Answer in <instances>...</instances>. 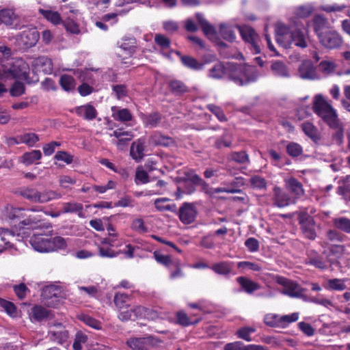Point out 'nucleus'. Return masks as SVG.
Returning a JSON list of instances; mask_svg holds the SVG:
<instances>
[{"instance_id":"nucleus-1","label":"nucleus","mask_w":350,"mask_h":350,"mask_svg":"<svg viewBox=\"0 0 350 350\" xmlns=\"http://www.w3.org/2000/svg\"><path fill=\"white\" fill-rule=\"evenodd\" d=\"M313 112L335 132L332 134V139L341 145L344 139V129L340 122L336 110L329 104L322 94L314 96L312 102Z\"/></svg>"},{"instance_id":"nucleus-2","label":"nucleus","mask_w":350,"mask_h":350,"mask_svg":"<svg viewBox=\"0 0 350 350\" xmlns=\"http://www.w3.org/2000/svg\"><path fill=\"white\" fill-rule=\"evenodd\" d=\"M313 29L321 44L327 49H338L343 42L342 36L327 23H313Z\"/></svg>"},{"instance_id":"nucleus-3","label":"nucleus","mask_w":350,"mask_h":350,"mask_svg":"<svg viewBox=\"0 0 350 350\" xmlns=\"http://www.w3.org/2000/svg\"><path fill=\"white\" fill-rule=\"evenodd\" d=\"M301 23H276L275 33L279 36L290 40L297 46L307 47V42L303 31L299 28Z\"/></svg>"},{"instance_id":"nucleus-4","label":"nucleus","mask_w":350,"mask_h":350,"mask_svg":"<svg viewBox=\"0 0 350 350\" xmlns=\"http://www.w3.org/2000/svg\"><path fill=\"white\" fill-rule=\"evenodd\" d=\"M18 192L21 196L33 203L44 204L62 198L61 193L51 189L40 192L35 188L27 187L21 188Z\"/></svg>"},{"instance_id":"nucleus-5","label":"nucleus","mask_w":350,"mask_h":350,"mask_svg":"<svg viewBox=\"0 0 350 350\" xmlns=\"http://www.w3.org/2000/svg\"><path fill=\"white\" fill-rule=\"evenodd\" d=\"M64 297L61 286L55 284L44 286L41 294L42 302L48 307H55Z\"/></svg>"},{"instance_id":"nucleus-6","label":"nucleus","mask_w":350,"mask_h":350,"mask_svg":"<svg viewBox=\"0 0 350 350\" xmlns=\"http://www.w3.org/2000/svg\"><path fill=\"white\" fill-rule=\"evenodd\" d=\"M297 219L304 238L314 241L317 237V232L315 230L316 223L313 217L308 213H301L299 215Z\"/></svg>"},{"instance_id":"nucleus-7","label":"nucleus","mask_w":350,"mask_h":350,"mask_svg":"<svg viewBox=\"0 0 350 350\" xmlns=\"http://www.w3.org/2000/svg\"><path fill=\"white\" fill-rule=\"evenodd\" d=\"M242 40L247 44V47L253 54H259L261 52L259 44L260 37L252 28L242 27Z\"/></svg>"},{"instance_id":"nucleus-8","label":"nucleus","mask_w":350,"mask_h":350,"mask_svg":"<svg viewBox=\"0 0 350 350\" xmlns=\"http://www.w3.org/2000/svg\"><path fill=\"white\" fill-rule=\"evenodd\" d=\"M278 284L282 286V293L290 297L301 298L304 293V289L297 282L286 278H280Z\"/></svg>"},{"instance_id":"nucleus-9","label":"nucleus","mask_w":350,"mask_h":350,"mask_svg":"<svg viewBox=\"0 0 350 350\" xmlns=\"http://www.w3.org/2000/svg\"><path fill=\"white\" fill-rule=\"evenodd\" d=\"M32 247L39 252H50L53 251L51 238L42 234H34L30 239Z\"/></svg>"},{"instance_id":"nucleus-10","label":"nucleus","mask_w":350,"mask_h":350,"mask_svg":"<svg viewBox=\"0 0 350 350\" xmlns=\"http://www.w3.org/2000/svg\"><path fill=\"white\" fill-rule=\"evenodd\" d=\"M49 336L51 340L62 344L67 340L68 333L62 323H56L50 325Z\"/></svg>"},{"instance_id":"nucleus-11","label":"nucleus","mask_w":350,"mask_h":350,"mask_svg":"<svg viewBox=\"0 0 350 350\" xmlns=\"http://www.w3.org/2000/svg\"><path fill=\"white\" fill-rule=\"evenodd\" d=\"M304 263L307 265L313 266L320 270H325L328 267L325 258L314 250H310L307 252Z\"/></svg>"},{"instance_id":"nucleus-12","label":"nucleus","mask_w":350,"mask_h":350,"mask_svg":"<svg viewBox=\"0 0 350 350\" xmlns=\"http://www.w3.org/2000/svg\"><path fill=\"white\" fill-rule=\"evenodd\" d=\"M317 10L314 3H307L293 7L291 14L294 19H306Z\"/></svg>"},{"instance_id":"nucleus-13","label":"nucleus","mask_w":350,"mask_h":350,"mask_svg":"<svg viewBox=\"0 0 350 350\" xmlns=\"http://www.w3.org/2000/svg\"><path fill=\"white\" fill-rule=\"evenodd\" d=\"M39 40V33L36 29H27L23 31L18 41L25 49L33 46Z\"/></svg>"},{"instance_id":"nucleus-14","label":"nucleus","mask_w":350,"mask_h":350,"mask_svg":"<svg viewBox=\"0 0 350 350\" xmlns=\"http://www.w3.org/2000/svg\"><path fill=\"white\" fill-rule=\"evenodd\" d=\"M196 216V210L193 204L185 202L179 209V219L184 224L192 223Z\"/></svg>"},{"instance_id":"nucleus-15","label":"nucleus","mask_w":350,"mask_h":350,"mask_svg":"<svg viewBox=\"0 0 350 350\" xmlns=\"http://www.w3.org/2000/svg\"><path fill=\"white\" fill-rule=\"evenodd\" d=\"M32 66L37 72H42L45 74H50L53 71V63L50 58L41 56L36 58L32 62Z\"/></svg>"},{"instance_id":"nucleus-16","label":"nucleus","mask_w":350,"mask_h":350,"mask_svg":"<svg viewBox=\"0 0 350 350\" xmlns=\"http://www.w3.org/2000/svg\"><path fill=\"white\" fill-rule=\"evenodd\" d=\"M301 128L304 134L314 143L319 144L321 139V135L314 124L308 121L304 122L301 124Z\"/></svg>"},{"instance_id":"nucleus-17","label":"nucleus","mask_w":350,"mask_h":350,"mask_svg":"<svg viewBox=\"0 0 350 350\" xmlns=\"http://www.w3.org/2000/svg\"><path fill=\"white\" fill-rule=\"evenodd\" d=\"M145 144L144 139H139L131 144L130 154L136 161H140L144 158Z\"/></svg>"},{"instance_id":"nucleus-18","label":"nucleus","mask_w":350,"mask_h":350,"mask_svg":"<svg viewBox=\"0 0 350 350\" xmlns=\"http://www.w3.org/2000/svg\"><path fill=\"white\" fill-rule=\"evenodd\" d=\"M258 78V70L256 66L244 65L242 66V85L255 81Z\"/></svg>"},{"instance_id":"nucleus-19","label":"nucleus","mask_w":350,"mask_h":350,"mask_svg":"<svg viewBox=\"0 0 350 350\" xmlns=\"http://www.w3.org/2000/svg\"><path fill=\"white\" fill-rule=\"evenodd\" d=\"M149 144L155 146H171L174 144V140L168 136L162 135L161 133L156 132L149 138Z\"/></svg>"},{"instance_id":"nucleus-20","label":"nucleus","mask_w":350,"mask_h":350,"mask_svg":"<svg viewBox=\"0 0 350 350\" xmlns=\"http://www.w3.org/2000/svg\"><path fill=\"white\" fill-rule=\"evenodd\" d=\"M286 189L292 193L295 198H299L304 195L303 185L295 178H291L286 181Z\"/></svg>"},{"instance_id":"nucleus-21","label":"nucleus","mask_w":350,"mask_h":350,"mask_svg":"<svg viewBox=\"0 0 350 350\" xmlns=\"http://www.w3.org/2000/svg\"><path fill=\"white\" fill-rule=\"evenodd\" d=\"M151 340L148 338H133L128 340L126 344L133 350H147Z\"/></svg>"},{"instance_id":"nucleus-22","label":"nucleus","mask_w":350,"mask_h":350,"mask_svg":"<svg viewBox=\"0 0 350 350\" xmlns=\"http://www.w3.org/2000/svg\"><path fill=\"white\" fill-rule=\"evenodd\" d=\"M300 77L304 79H314L316 77V70L310 62H304L299 68Z\"/></svg>"},{"instance_id":"nucleus-23","label":"nucleus","mask_w":350,"mask_h":350,"mask_svg":"<svg viewBox=\"0 0 350 350\" xmlns=\"http://www.w3.org/2000/svg\"><path fill=\"white\" fill-rule=\"evenodd\" d=\"M261 288V285L246 277L242 276V291L252 295L255 291Z\"/></svg>"},{"instance_id":"nucleus-24","label":"nucleus","mask_w":350,"mask_h":350,"mask_svg":"<svg viewBox=\"0 0 350 350\" xmlns=\"http://www.w3.org/2000/svg\"><path fill=\"white\" fill-rule=\"evenodd\" d=\"M76 112L79 116L89 120L94 119L97 115L96 110L90 105H83L77 107L76 109Z\"/></svg>"},{"instance_id":"nucleus-25","label":"nucleus","mask_w":350,"mask_h":350,"mask_svg":"<svg viewBox=\"0 0 350 350\" xmlns=\"http://www.w3.org/2000/svg\"><path fill=\"white\" fill-rule=\"evenodd\" d=\"M226 70L230 80L234 81L235 83H241V68L238 64L234 62L228 63Z\"/></svg>"},{"instance_id":"nucleus-26","label":"nucleus","mask_w":350,"mask_h":350,"mask_svg":"<svg viewBox=\"0 0 350 350\" xmlns=\"http://www.w3.org/2000/svg\"><path fill=\"white\" fill-rule=\"evenodd\" d=\"M206 193L212 196L215 193L226 192V193H237L240 191V185L239 182H236L234 185L225 187H217V188H206L204 190Z\"/></svg>"},{"instance_id":"nucleus-27","label":"nucleus","mask_w":350,"mask_h":350,"mask_svg":"<svg viewBox=\"0 0 350 350\" xmlns=\"http://www.w3.org/2000/svg\"><path fill=\"white\" fill-rule=\"evenodd\" d=\"M271 69L275 76L280 77H288L289 73L285 64L281 61H274L271 66Z\"/></svg>"},{"instance_id":"nucleus-28","label":"nucleus","mask_w":350,"mask_h":350,"mask_svg":"<svg viewBox=\"0 0 350 350\" xmlns=\"http://www.w3.org/2000/svg\"><path fill=\"white\" fill-rule=\"evenodd\" d=\"M290 198L280 189H275L274 204L280 208L285 207L290 204Z\"/></svg>"},{"instance_id":"nucleus-29","label":"nucleus","mask_w":350,"mask_h":350,"mask_svg":"<svg viewBox=\"0 0 350 350\" xmlns=\"http://www.w3.org/2000/svg\"><path fill=\"white\" fill-rule=\"evenodd\" d=\"M201 29L204 35L211 41L215 42L219 40V35L215 27L211 23H200Z\"/></svg>"},{"instance_id":"nucleus-30","label":"nucleus","mask_w":350,"mask_h":350,"mask_svg":"<svg viewBox=\"0 0 350 350\" xmlns=\"http://www.w3.org/2000/svg\"><path fill=\"white\" fill-rule=\"evenodd\" d=\"M83 205L77 202H67L63 204V213H77L79 216H82Z\"/></svg>"},{"instance_id":"nucleus-31","label":"nucleus","mask_w":350,"mask_h":350,"mask_svg":"<svg viewBox=\"0 0 350 350\" xmlns=\"http://www.w3.org/2000/svg\"><path fill=\"white\" fill-rule=\"evenodd\" d=\"M170 91L176 96L182 95L183 94L188 92L187 87L183 82L178 80H172L169 83Z\"/></svg>"},{"instance_id":"nucleus-32","label":"nucleus","mask_w":350,"mask_h":350,"mask_svg":"<svg viewBox=\"0 0 350 350\" xmlns=\"http://www.w3.org/2000/svg\"><path fill=\"white\" fill-rule=\"evenodd\" d=\"M40 13L49 22H59L61 20L58 12L53 10L49 7L39 10Z\"/></svg>"},{"instance_id":"nucleus-33","label":"nucleus","mask_w":350,"mask_h":350,"mask_svg":"<svg viewBox=\"0 0 350 350\" xmlns=\"http://www.w3.org/2000/svg\"><path fill=\"white\" fill-rule=\"evenodd\" d=\"M12 140L14 141L16 144L21 142L31 146L38 141V137L34 133H25L18 136L16 139H12Z\"/></svg>"},{"instance_id":"nucleus-34","label":"nucleus","mask_w":350,"mask_h":350,"mask_svg":"<svg viewBox=\"0 0 350 350\" xmlns=\"http://www.w3.org/2000/svg\"><path fill=\"white\" fill-rule=\"evenodd\" d=\"M226 68L221 62H217L209 69L208 75L213 79H221L225 73Z\"/></svg>"},{"instance_id":"nucleus-35","label":"nucleus","mask_w":350,"mask_h":350,"mask_svg":"<svg viewBox=\"0 0 350 350\" xmlns=\"http://www.w3.org/2000/svg\"><path fill=\"white\" fill-rule=\"evenodd\" d=\"M42 154L40 150H32L29 152H25L23 155V162L27 165H31L36 161H38L41 159Z\"/></svg>"},{"instance_id":"nucleus-36","label":"nucleus","mask_w":350,"mask_h":350,"mask_svg":"<svg viewBox=\"0 0 350 350\" xmlns=\"http://www.w3.org/2000/svg\"><path fill=\"white\" fill-rule=\"evenodd\" d=\"M14 234L8 229H1L0 230V243L5 246V250L11 247L10 239L14 238Z\"/></svg>"},{"instance_id":"nucleus-37","label":"nucleus","mask_w":350,"mask_h":350,"mask_svg":"<svg viewBox=\"0 0 350 350\" xmlns=\"http://www.w3.org/2000/svg\"><path fill=\"white\" fill-rule=\"evenodd\" d=\"M286 152L292 157H297L302 154L303 148L296 142H290L286 146Z\"/></svg>"},{"instance_id":"nucleus-38","label":"nucleus","mask_w":350,"mask_h":350,"mask_svg":"<svg viewBox=\"0 0 350 350\" xmlns=\"http://www.w3.org/2000/svg\"><path fill=\"white\" fill-rule=\"evenodd\" d=\"M41 220L42 219L40 216L29 215L27 218H26L22 221V224L26 226H32L35 228L45 226L46 228H49L51 227L49 224L45 226L40 224V225H38V223L40 222Z\"/></svg>"},{"instance_id":"nucleus-39","label":"nucleus","mask_w":350,"mask_h":350,"mask_svg":"<svg viewBox=\"0 0 350 350\" xmlns=\"http://www.w3.org/2000/svg\"><path fill=\"white\" fill-rule=\"evenodd\" d=\"M169 201L168 198H157L154 200V204L156 207V208L160 211H174L176 205H170V204H166L164 205L163 204L166 202Z\"/></svg>"},{"instance_id":"nucleus-40","label":"nucleus","mask_w":350,"mask_h":350,"mask_svg":"<svg viewBox=\"0 0 350 350\" xmlns=\"http://www.w3.org/2000/svg\"><path fill=\"white\" fill-rule=\"evenodd\" d=\"M181 62L185 66L191 69L200 70L202 68V64H200L195 58L191 56H183L181 57Z\"/></svg>"},{"instance_id":"nucleus-41","label":"nucleus","mask_w":350,"mask_h":350,"mask_svg":"<svg viewBox=\"0 0 350 350\" xmlns=\"http://www.w3.org/2000/svg\"><path fill=\"white\" fill-rule=\"evenodd\" d=\"M0 306L3 308L5 312L11 317H16L17 314L16 308L14 304L5 299L0 298Z\"/></svg>"},{"instance_id":"nucleus-42","label":"nucleus","mask_w":350,"mask_h":350,"mask_svg":"<svg viewBox=\"0 0 350 350\" xmlns=\"http://www.w3.org/2000/svg\"><path fill=\"white\" fill-rule=\"evenodd\" d=\"M17 19V15L12 9H2L0 10L1 22H12Z\"/></svg>"},{"instance_id":"nucleus-43","label":"nucleus","mask_w":350,"mask_h":350,"mask_svg":"<svg viewBox=\"0 0 350 350\" xmlns=\"http://www.w3.org/2000/svg\"><path fill=\"white\" fill-rule=\"evenodd\" d=\"M264 323L271 327H280V315L267 314L264 317Z\"/></svg>"},{"instance_id":"nucleus-44","label":"nucleus","mask_w":350,"mask_h":350,"mask_svg":"<svg viewBox=\"0 0 350 350\" xmlns=\"http://www.w3.org/2000/svg\"><path fill=\"white\" fill-rule=\"evenodd\" d=\"M31 314L33 319L40 321L48 317L49 311L42 306H36L32 308Z\"/></svg>"},{"instance_id":"nucleus-45","label":"nucleus","mask_w":350,"mask_h":350,"mask_svg":"<svg viewBox=\"0 0 350 350\" xmlns=\"http://www.w3.org/2000/svg\"><path fill=\"white\" fill-rule=\"evenodd\" d=\"M59 83L65 91H70L75 88V80L69 75H65L61 77Z\"/></svg>"},{"instance_id":"nucleus-46","label":"nucleus","mask_w":350,"mask_h":350,"mask_svg":"<svg viewBox=\"0 0 350 350\" xmlns=\"http://www.w3.org/2000/svg\"><path fill=\"white\" fill-rule=\"evenodd\" d=\"M299 319V313L294 312L291 314H286L280 316V327L284 328L287 327L290 323L295 322Z\"/></svg>"},{"instance_id":"nucleus-47","label":"nucleus","mask_w":350,"mask_h":350,"mask_svg":"<svg viewBox=\"0 0 350 350\" xmlns=\"http://www.w3.org/2000/svg\"><path fill=\"white\" fill-rule=\"evenodd\" d=\"M250 183L253 188L258 189H263L267 187V182L265 179L260 176H253L250 179Z\"/></svg>"},{"instance_id":"nucleus-48","label":"nucleus","mask_w":350,"mask_h":350,"mask_svg":"<svg viewBox=\"0 0 350 350\" xmlns=\"http://www.w3.org/2000/svg\"><path fill=\"white\" fill-rule=\"evenodd\" d=\"M329 288L334 291H343L346 289L345 279H331L328 280Z\"/></svg>"},{"instance_id":"nucleus-49","label":"nucleus","mask_w":350,"mask_h":350,"mask_svg":"<svg viewBox=\"0 0 350 350\" xmlns=\"http://www.w3.org/2000/svg\"><path fill=\"white\" fill-rule=\"evenodd\" d=\"M177 322L178 324L183 326H188L193 323H197L199 322V319L196 320L194 322H192L187 314L183 311L178 312L176 314Z\"/></svg>"},{"instance_id":"nucleus-50","label":"nucleus","mask_w":350,"mask_h":350,"mask_svg":"<svg viewBox=\"0 0 350 350\" xmlns=\"http://www.w3.org/2000/svg\"><path fill=\"white\" fill-rule=\"evenodd\" d=\"M79 319L81 321H83L85 324L88 325V326L92 328H94L96 329H100V323L88 315L81 314L79 317Z\"/></svg>"},{"instance_id":"nucleus-51","label":"nucleus","mask_w":350,"mask_h":350,"mask_svg":"<svg viewBox=\"0 0 350 350\" xmlns=\"http://www.w3.org/2000/svg\"><path fill=\"white\" fill-rule=\"evenodd\" d=\"M161 116L159 113H153L147 116L145 118V123L150 127L157 126L161 122Z\"/></svg>"},{"instance_id":"nucleus-52","label":"nucleus","mask_w":350,"mask_h":350,"mask_svg":"<svg viewBox=\"0 0 350 350\" xmlns=\"http://www.w3.org/2000/svg\"><path fill=\"white\" fill-rule=\"evenodd\" d=\"M335 226L341 230L350 233V219L346 217H341L334 222Z\"/></svg>"},{"instance_id":"nucleus-53","label":"nucleus","mask_w":350,"mask_h":350,"mask_svg":"<svg viewBox=\"0 0 350 350\" xmlns=\"http://www.w3.org/2000/svg\"><path fill=\"white\" fill-rule=\"evenodd\" d=\"M113 135L119 139L120 142H124V140L129 141L133 137L132 132L124 131L122 129H116L114 131Z\"/></svg>"},{"instance_id":"nucleus-54","label":"nucleus","mask_w":350,"mask_h":350,"mask_svg":"<svg viewBox=\"0 0 350 350\" xmlns=\"http://www.w3.org/2000/svg\"><path fill=\"white\" fill-rule=\"evenodd\" d=\"M135 181L137 185L139 183L145 184L148 183L149 178L147 172L144 170L137 168L135 173Z\"/></svg>"},{"instance_id":"nucleus-55","label":"nucleus","mask_w":350,"mask_h":350,"mask_svg":"<svg viewBox=\"0 0 350 350\" xmlns=\"http://www.w3.org/2000/svg\"><path fill=\"white\" fill-rule=\"evenodd\" d=\"M187 177L189 180H190L193 184L202 186L204 190L208 188V184L204 180H202L198 174L191 172L187 174Z\"/></svg>"},{"instance_id":"nucleus-56","label":"nucleus","mask_w":350,"mask_h":350,"mask_svg":"<svg viewBox=\"0 0 350 350\" xmlns=\"http://www.w3.org/2000/svg\"><path fill=\"white\" fill-rule=\"evenodd\" d=\"M299 329L307 336H312L314 334V329L306 322L301 321L297 324Z\"/></svg>"},{"instance_id":"nucleus-57","label":"nucleus","mask_w":350,"mask_h":350,"mask_svg":"<svg viewBox=\"0 0 350 350\" xmlns=\"http://www.w3.org/2000/svg\"><path fill=\"white\" fill-rule=\"evenodd\" d=\"M326 236L332 242H342L345 238V236L334 230H328Z\"/></svg>"},{"instance_id":"nucleus-58","label":"nucleus","mask_w":350,"mask_h":350,"mask_svg":"<svg viewBox=\"0 0 350 350\" xmlns=\"http://www.w3.org/2000/svg\"><path fill=\"white\" fill-rule=\"evenodd\" d=\"M245 245L247 248L248 251L250 252H256L259 249L258 241L253 237L247 239L245 241Z\"/></svg>"},{"instance_id":"nucleus-59","label":"nucleus","mask_w":350,"mask_h":350,"mask_svg":"<svg viewBox=\"0 0 350 350\" xmlns=\"http://www.w3.org/2000/svg\"><path fill=\"white\" fill-rule=\"evenodd\" d=\"M25 92V85L22 82H15L10 89V94L13 96H18Z\"/></svg>"},{"instance_id":"nucleus-60","label":"nucleus","mask_w":350,"mask_h":350,"mask_svg":"<svg viewBox=\"0 0 350 350\" xmlns=\"http://www.w3.org/2000/svg\"><path fill=\"white\" fill-rule=\"evenodd\" d=\"M220 33L224 39L228 41H232L235 38L233 31L227 29L224 24L220 25Z\"/></svg>"},{"instance_id":"nucleus-61","label":"nucleus","mask_w":350,"mask_h":350,"mask_svg":"<svg viewBox=\"0 0 350 350\" xmlns=\"http://www.w3.org/2000/svg\"><path fill=\"white\" fill-rule=\"evenodd\" d=\"M346 7L345 5H339L336 3H334L333 5H321L319 7V10L325 11L327 13H330L342 11Z\"/></svg>"},{"instance_id":"nucleus-62","label":"nucleus","mask_w":350,"mask_h":350,"mask_svg":"<svg viewBox=\"0 0 350 350\" xmlns=\"http://www.w3.org/2000/svg\"><path fill=\"white\" fill-rule=\"evenodd\" d=\"M8 211V217L11 219H14L16 218H20L23 217V213L25 212V209L16 207L11 206Z\"/></svg>"},{"instance_id":"nucleus-63","label":"nucleus","mask_w":350,"mask_h":350,"mask_svg":"<svg viewBox=\"0 0 350 350\" xmlns=\"http://www.w3.org/2000/svg\"><path fill=\"white\" fill-rule=\"evenodd\" d=\"M115 118L122 122H126L131 120L132 116L128 109H122L117 112Z\"/></svg>"},{"instance_id":"nucleus-64","label":"nucleus","mask_w":350,"mask_h":350,"mask_svg":"<svg viewBox=\"0 0 350 350\" xmlns=\"http://www.w3.org/2000/svg\"><path fill=\"white\" fill-rule=\"evenodd\" d=\"M213 269L217 273L226 274L230 271V267L226 262H221L219 264L214 265Z\"/></svg>"}]
</instances>
